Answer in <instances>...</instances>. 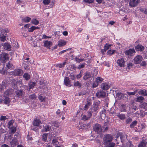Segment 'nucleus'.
Here are the masks:
<instances>
[{"label":"nucleus","mask_w":147,"mask_h":147,"mask_svg":"<svg viewBox=\"0 0 147 147\" xmlns=\"http://www.w3.org/2000/svg\"><path fill=\"white\" fill-rule=\"evenodd\" d=\"M85 63H82L81 65H79L78 68L80 69L81 68H83L84 67Z\"/></svg>","instance_id":"61"},{"label":"nucleus","mask_w":147,"mask_h":147,"mask_svg":"<svg viewBox=\"0 0 147 147\" xmlns=\"http://www.w3.org/2000/svg\"><path fill=\"white\" fill-rule=\"evenodd\" d=\"M139 1L140 0H130L129 5L131 7L136 6Z\"/></svg>","instance_id":"13"},{"label":"nucleus","mask_w":147,"mask_h":147,"mask_svg":"<svg viewBox=\"0 0 147 147\" xmlns=\"http://www.w3.org/2000/svg\"><path fill=\"white\" fill-rule=\"evenodd\" d=\"M22 67L27 71L30 69V67L24 63L22 64Z\"/></svg>","instance_id":"43"},{"label":"nucleus","mask_w":147,"mask_h":147,"mask_svg":"<svg viewBox=\"0 0 147 147\" xmlns=\"http://www.w3.org/2000/svg\"><path fill=\"white\" fill-rule=\"evenodd\" d=\"M106 93L102 90L98 91L96 93V96L98 98H105Z\"/></svg>","instance_id":"6"},{"label":"nucleus","mask_w":147,"mask_h":147,"mask_svg":"<svg viewBox=\"0 0 147 147\" xmlns=\"http://www.w3.org/2000/svg\"><path fill=\"white\" fill-rule=\"evenodd\" d=\"M106 111L104 109L102 111L100 112V116L102 119V117L103 116H105V113Z\"/></svg>","instance_id":"50"},{"label":"nucleus","mask_w":147,"mask_h":147,"mask_svg":"<svg viewBox=\"0 0 147 147\" xmlns=\"http://www.w3.org/2000/svg\"><path fill=\"white\" fill-rule=\"evenodd\" d=\"M137 122L136 121H133L130 125V127L131 128H133L137 124Z\"/></svg>","instance_id":"41"},{"label":"nucleus","mask_w":147,"mask_h":147,"mask_svg":"<svg viewBox=\"0 0 147 147\" xmlns=\"http://www.w3.org/2000/svg\"><path fill=\"white\" fill-rule=\"evenodd\" d=\"M50 2V0H43V3L45 5H48Z\"/></svg>","instance_id":"51"},{"label":"nucleus","mask_w":147,"mask_h":147,"mask_svg":"<svg viewBox=\"0 0 147 147\" xmlns=\"http://www.w3.org/2000/svg\"><path fill=\"white\" fill-rule=\"evenodd\" d=\"M43 43L44 47L47 48H49L52 45V42L48 40L44 41Z\"/></svg>","instance_id":"17"},{"label":"nucleus","mask_w":147,"mask_h":147,"mask_svg":"<svg viewBox=\"0 0 147 147\" xmlns=\"http://www.w3.org/2000/svg\"><path fill=\"white\" fill-rule=\"evenodd\" d=\"M51 129V127L49 125H46L43 127V131L47 132L49 131Z\"/></svg>","instance_id":"29"},{"label":"nucleus","mask_w":147,"mask_h":147,"mask_svg":"<svg viewBox=\"0 0 147 147\" xmlns=\"http://www.w3.org/2000/svg\"><path fill=\"white\" fill-rule=\"evenodd\" d=\"M84 1L88 3H93V0H84Z\"/></svg>","instance_id":"58"},{"label":"nucleus","mask_w":147,"mask_h":147,"mask_svg":"<svg viewBox=\"0 0 147 147\" xmlns=\"http://www.w3.org/2000/svg\"><path fill=\"white\" fill-rule=\"evenodd\" d=\"M7 118H6L5 116H1V118L0 119L1 121H5Z\"/></svg>","instance_id":"62"},{"label":"nucleus","mask_w":147,"mask_h":147,"mask_svg":"<svg viewBox=\"0 0 147 147\" xmlns=\"http://www.w3.org/2000/svg\"><path fill=\"white\" fill-rule=\"evenodd\" d=\"M47 134H43L42 136V140L44 141H46L47 139Z\"/></svg>","instance_id":"48"},{"label":"nucleus","mask_w":147,"mask_h":147,"mask_svg":"<svg viewBox=\"0 0 147 147\" xmlns=\"http://www.w3.org/2000/svg\"><path fill=\"white\" fill-rule=\"evenodd\" d=\"M111 45L110 44H108L106 43L104 46V48L106 50H107L111 46Z\"/></svg>","instance_id":"49"},{"label":"nucleus","mask_w":147,"mask_h":147,"mask_svg":"<svg viewBox=\"0 0 147 147\" xmlns=\"http://www.w3.org/2000/svg\"><path fill=\"white\" fill-rule=\"evenodd\" d=\"M31 22L33 24L37 25L39 23V21L36 19H32L31 20Z\"/></svg>","instance_id":"39"},{"label":"nucleus","mask_w":147,"mask_h":147,"mask_svg":"<svg viewBox=\"0 0 147 147\" xmlns=\"http://www.w3.org/2000/svg\"><path fill=\"white\" fill-rule=\"evenodd\" d=\"M147 142L145 140H143L140 144L138 147H144L146 145Z\"/></svg>","instance_id":"36"},{"label":"nucleus","mask_w":147,"mask_h":147,"mask_svg":"<svg viewBox=\"0 0 147 147\" xmlns=\"http://www.w3.org/2000/svg\"><path fill=\"white\" fill-rule=\"evenodd\" d=\"M10 144L11 147H14L18 144V140L16 137H15L10 142Z\"/></svg>","instance_id":"14"},{"label":"nucleus","mask_w":147,"mask_h":147,"mask_svg":"<svg viewBox=\"0 0 147 147\" xmlns=\"http://www.w3.org/2000/svg\"><path fill=\"white\" fill-rule=\"evenodd\" d=\"M99 85V84L97 83L96 81L92 85V88H94L96 87Z\"/></svg>","instance_id":"55"},{"label":"nucleus","mask_w":147,"mask_h":147,"mask_svg":"<svg viewBox=\"0 0 147 147\" xmlns=\"http://www.w3.org/2000/svg\"><path fill=\"white\" fill-rule=\"evenodd\" d=\"M64 84L67 86H71V82L69 78L66 77L65 78L64 81Z\"/></svg>","instance_id":"15"},{"label":"nucleus","mask_w":147,"mask_h":147,"mask_svg":"<svg viewBox=\"0 0 147 147\" xmlns=\"http://www.w3.org/2000/svg\"><path fill=\"white\" fill-rule=\"evenodd\" d=\"M105 147H114L115 145V143L113 142H108L107 144H104Z\"/></svg>","instance_id":"28"},{"label":"nucleus","mask_w":147,"mask_h":147,"mask_svg":"<svg viewBox=\"0 0 147 147\" xmlns=\"http://www.w3.org/2000/svg\"><path fill=\"white\" fill-rule=\"evenodd\" d=\"M144 100V98L142 96L138 97L136 98V101L138 102H142Z\"/></svg>","instance_id":"38"},{"label":"nucleus","mask_w":147,"mask_h":147,"mask_svg":"<svg viewBox=\"0 0 147 147\" xmlns=\"http://www.w3.org/2000/svg\"><path fill=\"white\" fill-rule=\"evenodd\" d=\"M69 76L71 78L72 80H75V76L74 74L71 75L70 74Z\"/></svg>","instance_id":"64"},{"label":"nucleus","mask_w":147,"mask_h":147,"mask_svg":"<svg viewBox=\"0 0 147 147\" xmlns=\"http://www.w3.org/2000/svg\"><path fill=\"white\" fill-rule=\"evenodd\" d=\"M66 42L64 40H59L58 42V46L59 47H62L66 45Z\"/></svg>","instance_id":"20"},{"label":"nucleus","mask_w":147,"mask_h":147,"mask_svg":"<svg viewBox=\"0 0 147 147\" xmlns=\"http://www.w3.org/2000/svg\"><path fill=\"white\" fill-rule=\"evenodd\" d=\"M3 47L4 49L7 50H10L11 48L10 45L7 42L4 43Z\"/></svg>","instance_id":"21"},{"label":"nucleus","mask_w":147,"mask_h":147,"mask_svg":"<svg viewBox=\"0 0 147 147\" xmlns=\"http://www.w3.org/2000/svg\"><path fill=\"white\" fill-rule=\"evenodd\" d=\"M140 106L141 108L147 110V103L145 102L142 103Z\"/></svg>","instance_id":"30"},{"label":"nucleus","mask_w":147,"mask_h":147,"mask_svg":"<svg viewBox=\"0 0 147 147\" xmlns=\"http://www.w3.org/2000/svg\"><path fill=\"white\" fill-rule=\"evenodd\" d=\"M74 85L75 86H78L79 88L81 87L82 86L81 83L79 82L78 81L74 82Z\"/></svg>","instance_id":"42"},{"label":"nucleus","mask_w":147,"mask_h":147,"mask_svg":"<svg viewBox=\"0 0 147 147\" xmlns=\"http://www.w3.org/2000/svg\"><path fill=\"white\" fill-rule=\"evenodd\" d=\"M135 53V51L134 49H130L126 50L125 52L126 55L132 56L133 54Z\"/></svg>","instance_id":"11"},{"label":"nucleus","mask_w":147,"mask_h":147,"mask_svg":"<svg viewBox=\"0 0 147 147\" xmlns=\"http://www.w3.org/2000/svg\"><path fill=\"white\" fill-rule=\"evenodd\" d=\"M91 104L92 103L89 100L87 101L86 102V105L84 106V110H87L89 108V106L91 105Z\"/></svg>","instance_id":"19"},{"label":"nucleus","mask_w":147,"mask_h":147,"mask_svg":"<svg viewBox=\"0 0 147 147\" xmlns=\"http://www.w3.org/2000/svg\"><path fill=\"white\" fill-rule=\"evenodd\" d=\"M9 55L8 54L3 53L0 54V60L2 63H5L9 60Z\"/></svg>","instance_id":"3"},{"label":"nucleus","mask_w":147,"mask_h":147,"mask_svg":"<svg viewBox=\"0 0 147 147\" xmlns=\"http://www.w3.org/2000/svg\"><path fill=\"white\" fill-rule=\"evenodd\" d=\"M139 94L142 96H147V90L145 89L141 90L138 91V92Z\"/></svg>","instance_id":"16"},{"label":"nucleus","mask_w":147,"mask_h":147,"mask_svg":"<svg viewBox=\"0 0 147 147\" xmlns=\"http://www.w3.org/2000/svg\"><path fill=\"white\" fill-rule=\"evenodd\" d=\"M13 90L12 89H8L7 91L5 92V94L8 96L9 95L12 94Z\"/></svg>","instance_id":"34"},{"label":"nucleus","mask_w":147,"mask_h":147,"mask_svg":"<svg viewBox=\"0 0 147 147\" xmlns=\"http://www.w3.org/2000/svg\"><path fill=\"white\" fill-rule=\"evenodd\" d=\"M13 121L11 120L9 121L8 123V127L9 128L11 127V126L13 124Z\"/></svg>","instance_id":"57"},{"label":"nucleus","mask_w":147,"mask_h":147,"mask_svg":"<svg viewBox=\"0 0 147 147\" xmlns=\"http://www.w3.org/2000/svg\"><path fill=\"white\" fill-rule=\"evenodd\" d=\"M118 117L121 120H123L125 119V115L123 114H119L117 115Z\"/></svg>","instance_id":"23"},{"label":"nucleus","mask_w":147,"mask_h":147,"mask_svg":"<svg viewBox=\"0 0 147 147\" xmlns=\"http://www.w3.org/2000/svg\"><path fill=\"white\" fill-rule=\"evenodd\" d=\"M65 61L63 63H61L56 64V66L59 67V68H61L64 67L66 63Z\"/></svg>","instance_id":"35"},{"label":"nucleus","mask_w":147,"mask_h":147,"mask_svg":"<svg viewBox=\"0 0 147 147\" xmlns=\"http://www.w3.org/2000/svg\"><path fill=\"white\" fill-rule=\"evenodd\" d=\"M45 96L42 95V94L39 95L38 97V99L41 102H44L45 101Z\"/></svg>","instance_id":"25"},{"label":"nucleus","mask_w":147,"mask_h":147,"mask_svg":"<svg viewBox=\"0 0 147 147\" xmlns=\"http://www.w3.org/2000/svg\"><path fill=\"white\" fill-rule=\"evenodd\" d=\"M143 59L142 57L140 55H137L134 58V63L136 64L140 63Z\"/></svg>","instance_id":"7"},{"label":"nucleus","mask_w":147,"mask_h":147,"mask_svg":"<svg viewBox=\"0 0 147 147\" xmlns=\"http://www.w3.org/2000/svg\"><path fill=\"white\" fill-rule=\"evenodd\" d=\"M103 79L100 77H98L96 78V81L99 84L103 81Z\"/></svg>","instance_id":"44"},{"label":"nucleus","mask_w":147,"mask_h":147,"mask_svg":"<svg viewBox=\"0 0 147 147\" xmlns=\"http://www.w3.org/2000/svg\"><path fill=\"white\" fill-rule=\"evenodd\" d=\"M29 98L30 99H35L36 98V95L34 94L30 95H29Z\"/></svg>","instance_id":"56"},{"label":"nucleus","mask_w":147,"mask_h":147,"mask_svg":"<svg viewBox=\"0 0 147 147\" xmlns=\"http://www.w3.org/2000/svg\"><path fill=\"white\" fill-rule=\"evenodd\" d=\"M127 65L128 68L129 69L132 67L133 64L131 63H129L127 64Z\"/></svg>","instance_id":"59"},{"label":"nucleus","mask_w":147,"mask_h":147,"mask_svg":"<svg viewBox=\"0 0 147 147\" xmlns=\"http://www.w3.org/2000/svg\"><path fill=\"white\" fill-rule=\"evenodd\" d=\"M12 64L10 63V61L6 65V67L8 69L12 68Z\"/></svg>","instance_id":"52"},{"label":"nucleus","mask_w":147,"mask_h":147,"mask_svg":"<svg viewBox=\"0 0 147 147\" xmlns=\"http://www.w3.org/2000/svg\"><path fill=\"white\" fill-rule=\"evenodd\" d=\"M115 50H108L107 52V53L108 55L109 56H111L113 55L115 52Z\"/></svg>","instance_id":"40"},{"label":"nucleus","mask_w":147,"mask_h":147,"mask_svg":"<svg viewBox=\"0 0 147 147\" xmlns=\"http://www.w3.org/2000/svg\"><path fill=\"white\" fill-rule=\"evenodd\" d=\"M7 34H4L2 33V32H1V37L0 40L2 41H4L6 40V36Z\"/></svg>","instance_id":"27"},{"label":"nucleus","mask_w":147,"mask_h":147,"mask_svg":"<svg viewBox=\"0 0 147 147\" xmlns=\"http://www.w3.org/2000/svg\"><path fill=\"white\" fill-rule=\"evenodd\" d=\"M41 121L38 119H36L34 120L33 125L35 126H38L39 125Z\"/></svg>","instance_id":"24"},{"label":"nucleus","mask_w":147,"mask_h":147,"mask_svg":"<svg viewBox=\"0 0 147 147\" xmlns=\"http://www.w3.org/2000/svg\"><path fill=\"white\" fill-rule=\"evenodd\" d=\"M86 92H80L79 93L78 95L79 96H83L85 95L86 94Z\"/></svg>","instance_id":"60"},{"label":"nucleus","mask_w":147,"mask_h":147,"mask_svg":"<svg viewBox=\"0 0 147 147\" xmlns=\"http://www.w3.org/2000/svg\"><path fill=\"white\" fill-rule=\"evenodd\" d=\"M93 130L97 133H100L102 130L101 125L98 123H96L94 126Z\"/></svg>","instance_id":"5"},{"label":"nucleus","mask_w":147,"mask_h":147,"mask_svg":"<svg viewBox=\"0 0 147 147\" xmlns=\"http://www.w3.org/2000/svg\"><path fill=\"white\" fill-rule=\"evenodd\" d=\"M9 128L10 130V134H13L16 131V128L15 127H11Z\"/></svg>","instance_id":"32"},{"label":"nucleus","mask_w":147,"mask_h":147,"mask_svg":"<svg viewBox=\"0 0 147 147\" xmlns=\"http://www.w3.org/2000/svg\"><path fill=\"white\" fill-rule=\"evenodd\" d=\"M31 20V18L28 16L22 19V21L26 23H27L30 22Z\"/></svg>","instance_id":"31"},{"label":"nucleus","mask_w":147,"mask_h":147,"mask_svg":"<svg viewBox=\"0 0 147 147\" xmlns=\"http://www.w3.org/2000/svg\"><path fill=\"white\" fill-rule=\"evenodd\" d=\"M28 86L30 87V89H33L34 87L36 85V83L35 82H29L28 83Z\"/></svg>","instance_id":"22"},{"label":"nucleus","mask_w":147,"mask_h":147,"mask_svg":"<svg viewBox=\"0 0 147 147\" xmlns=\"http://www.w3.org/2000/svg\"><path fill=\"white\" fill-rule=\"evenodd\" d=\"M141 65L143 66H145L146 65V63L145 61H142L141 64Z\"/></svg>","instance_id":"63"},{"label":"nucleus","mask_w":147,"mask_h":147,"mask_svg":"<svg viewBox=\"0 0 147 147\" xmlns=\"http://www.w3.org/2000/svg\"><path fill=\"white\" fill-rule=\"evenodd\" d=\"M113 138V136L110 134H107L105 135L103 139L104 144H107L108 143L111 142Z\"/></svg>","instance_id":"2"},{"label":"nucleus","mask_w":147,"mask_h":147,"mask_svg":"<svg viewBox=\"0 0 147 147\" xmlns=\"http://www.w3.org/2000/svg\"><path fill=\"white\" fill-rule=\"evenodd\" d=\"M100 103V101L99 100L97 101H94L91 109L89 110L88 111H90L91 112L92 114L93 112H95L96 113L99 109V106Z\"/></svg>","instance_id":"1"},{"label":"nucleus","mask_w":147,"mask_h":147,"mask_svg":"<svg viewBox=\"0 0 147 147\" xmlns=\"http://www.w3.org/2000/svg\"><path fill=\"white\" fill-rule=\"evenodd\" d=\"M91 77V74H85V75L84 76L83 78L84 80H86L88 78H90Z\"/></svg>","instance_id":"47"},{"label":"nucleus","mask_w":147,"mask_h":147,"mask_svg":"<svg viewBox=\"0 0 147 147\" xmlns=\"http://www.w3.org/2000/svg\"><path fill=\"white\" fill-rule=\"evenodd\" d=\"M23 77L26 80H28L30 78V76L29 74H24Z\"/></svg>","instance_id":"46"},{"label":"nucleus","mask_w":147,"mask_h":147,"mask_svg":"<svg viewBox=\"0 0 147 147\" xmlns=\"http://www.w3.org/2000/svg\"><path fill=\"white\" fill-rule=\"evenodd\" d=\"M4 103L5 104H9L10 101V100L9 98L8 97H6L5 98V99L3 100Z\"/></svg>","instance_id":"45"},{"label":"nucleus","mask_w":147,"mask_h":147,"mask_svg":"<svg viewBox=\"0 0 147 147\" xmlns=\"http://www.w3.org/2000/svg\"><path fill=\"white\" fill-rule=\"evenodd\" d=\"M23 72L22 69H17L15 70L13 74H23Z\"/></svg>","instance_id":"33"},{"label":"nucleus","mask_w":147,"mask_h":147,"mask_svg":"<svg viewBox=\"0 0 147 147\" xmlns=\"http://www.w3.org/2000/svg\"><path fill=\"white\" fill-rule=\"evenodd\" d=\"M110 87L109 83L108 82H103L100 85V87L103 90H107Z\"/></svg>","instance_id":"9"},{"label":"nucleus","mask_w":147,"mask_h":147,"mask_svg":"<svg viewBox=\"0 0 147 147\" xmlns=\"http://www.w3.org/2000/svg\"><path fill=\"white\" fill-rule=\"evenodd\" d=\"M138 89H136L133 92H127V94L129 96H132L135 95L138 92Z\"/></svg>","instance_id":"37"},{"label":"nucleus","mask_w":147,"mask_h":147,"mask_svg":"<svg viewBox=\"0 0 147 147\" xmlns=\"http://www.w3.org/2000/svg\"><path fill=\"white\" fill-rule=\"evenodd\" d=\"M117 64L120 67H124L125 64V61L123 58H121L118 59L117 61Z\"/></svg>","instance_id":"8"},{"label":"nucleus","mask_w":147,"mask_h":147,"mask_svg":"<svg viewBox=\"0 0 147 147\" xmlns=\"http://www.w3.org/2000/svg\"><path fill=\"white\" fill-rule=\"evenodd\" d=\"M24 94L23 89H20L19 90L17 91L16 93V96L18 97H20L22 96Z\"/></svg>","instance_id":"18"},{"label":"nucleus","mask_w":147,"mask_h":147,"mask_svg":"<svg viewBox=\"0 0 147 147\" xmlns=\"http://www.w3.org/2000/svg\"><path fill=\"white\" fill-rule=\"evenodd\" d=\"M140 11L142 12H144V13L145 14H147V11L146 9L142 8H140Z\"/></svg>","instance_id":"53"},{"label":"nucleus","mask_w":147,"mask_h":147,"mask_svg":"<svg viewBox=\"0 0 147 147\" xmlns=\"http://www.w3.org/2000/svg\"><path fill=\"white\" fill-rule=\"evenodd\" d=\"M132 121V119L130 117H129L126 120L125 122L127 124H129Z\"/></svg>","instance_id":"54"},{"label":"nucleus","mask_w":147,"mask_h":147,"mask_svg":"<svg viewBox=\"0 0 147 147\" xmlns=\"http://www.w3.org/2000/svg\"><path fill=\"white\" fill-rule=\"evenodd\" d=\"M87 115H83L82 118V119L84 121H86L88 120L92 116V112L90 111H88L87 112Z\"/></svg>","instance_id":"10"},{"label":"nucleus","mask_w":147,"mask_h":147,"mask_svg":"<svg viewBox=\"0 0 147 147\" xmlns=\"http://www.w3.org/2000/svg\"><path fill=\"white\" fill-rule=\"evenodd\" d=\"M39 28V27L35 26H32L28 30V31L29 32H32L35 30Z\"/></svg>","instance_id":"26"},{"label":"nucleus","mask_w":147,"mask_h":147,"mask_svg":"<svg viewBox=\"0 0 147 147\" xmlns=\"http://www.w3.org/2000/svg\"><path fill=\"white\" fill-rule=\"evenodd\" d=\"M135 50L138 51L142 52L144 50V47L141 44H138L135 47Z\"/></svg>","instance_id":"12"},{"label":"nucleus","mask_w":147,"mask_h":147,"mask_svg":"<svg viewBox=\"0 0 147 147\" xmlns=\"http://www.w3.org/2000/svg\"><path fill=\"white\" fill-rule=\"evenodd\" d=\"M127 136L126 134L123 133H117V138L116 139V140H117V138H118L119 137H120L121 142L122 143H123L124 141L127 139Z\"/></svg>","instance_id":"4"}]
</instances>
